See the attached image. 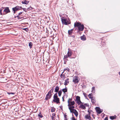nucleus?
Segmentation results:
<instances>
[{"label":"nucleus","mask_w":120,"mask_h":120,"mask_svg":"<svg viewBox=\"0 0 120 120\" xmlns=\"http://www.w3.org/2000/svg\"><path fill=\"white\" fill-rule=\"evenodd\" d=\"M74 26L75 27L77 26L79 31H82L84 29V26L83 24H81L79 22H77L75 23Z\"/></svg>","instance_id":"1"},{"label":"nucleus","mask_w":120,"mask_h":120,"mask_svg":"<svg viewBox=\"0 0 120 120\" xmlns=\"http://www.w3.org/2000/svg\"><path fill=\"white\" fill-rule=\"evenodd\" d=\"M54 89L52 88L48 93L47 94L45 99L46 100H48L50 98L52 95V93L53 92Z\"/></svg>","instance_id":"2"},{"label":"nucleus","mask_w":120,"mask_h":120,"mask_svg":"<svg viewBox=\"0 0 120 120\" xmlns=\"http://www.w3.org/2000/svg\"><path fill=\"white\" fill-rule=\"evenodd\" d=\"M22 8V7L21 6H16L15 7L12 8V10L14 11V13L15 12V11L18 10H20Z\"/></svg>","instance_id":"3"},{"label":"nucleus","mask_w":120,"mask_h":120,"mask_svg":"<svg viewBox=\"0 0 120 120\" xmlns=\"http://www.w3.org/2000/svg\"><path fill=\"white\" fill-rule=\"evenodd\" d=\"M76 103L78 105H79L80 104L82 103V102L80 100V98L79 96H77L76 97Z\"/></svg>","instance_id":"4"},{"label":"nucleus","mask_w":120,"mask_h":120,"mask_svg":"<svg viewBox=\"0 0 120 120\" xmlns=\"http://www.w3.org/2000/svg\"><path fill=\"white\" fill-rule=\"evenodd\" d=\"M61 21L62 23L63 24H64L66 25H67L68 24V20L67 19H66L64 18L62 19H61Z\"/></svg>","instance_id":"5"},{"label":"nucleus","mask_w":120,"mask_h":120,"mask_svg":"<svg viewBox=\"0 0 120 120\" xmlns=\"http://www.w3.org/2000/svg\"><path fill=\"white\" fill-rule=\"evenodd\" d=\"M54 99L53 100V101L54 102H56L57 104L59 103L60 99L59 98L57 97H53Z\"/></svg>","instance_id":"6"},{"label":"nucleus","mask_w":120,"mask_h":120,"mask_svg":"<svg viewBox=\"0 0 120 120\" xmlns=\"http://www.w3.org/2000/svg\"><path fill=\"white\" fill-rule=\"evenodd\" d=\"M84 117L86 119H88L89 120H91V117L90 116V112H89V114L86 115L84 116Z\"/></svg>","instance_id":"7"},{"label":"nucleus","mask_w":120,"mask_h":120,"mask_svg":"<svg viewBox=\"0 0 120 120\" xmlns=\"http://www.w3.org/2000/svg\"><path fill=\"white\" fill-rule=\"evenodd\" d=\"M4 12H5L6 14H7L10 11L9 9V8L8 7L5 8L4 9L3 11Z\"/></svg>","instance_id":"8"},{"label":"nucleus","mask_w":120,"mask_h":120,"mask_svg":"<svg viewBox=\"0 0 120 120\" xmlns=\"http://www.w3.org/2000/svg\"><path fill=\"white\" fill-rule=\"evenodd\" d=\"M96 109L97 112L98 114L101 113L102 112L101 110L99 107H96Z\"/></svg>","instance_id":"9"},{"label":"nucleus","mask_w":120,"mask_h":120,"mask_svg":"<svg viewBox=\"0 0 120 120\" xmlns=\"http://www.w3.org/2000/svg\"><path fill=\"white\" fill-rule=\"evenodd\" d=\"M73 82H74L75 83H77L78 82L79 80L77 77L75 76L74 78Z\"/></svg>","instance_id":"10"},{"label":"nucleus","mask_w":120,"mask_h":120,"mask_svg":"<svg viewBox=\"0 0 120 120\" xmlns=\"http://www.w3.org/2000/svg\"><path fill=\"white\" fill-rule=\"evenodd\" d=\"M69 101H68V106L69 107L71 106H73L75 104V102L74 101H71V102H70L69 103Z\"/></svg>","instance_id":"11"},{"label":"nucleus","mask_w":120,"mask_h":120,"mask_svg":"<svg viewBox=\"0 0 120 120\" xmlns=\"http://www.w3.org/2000/svg\"><path fill=\"white\" fill-rule=\"evenodd\" d=\"M72 110L73 111H72V112L76 116H77L78 115V112L75 109H73Z\"/></svg>","instance_id":"12"},{"label":"nucleus","mask_w":120,"mask_h":120,"mask_svg":"<svg viewBox=\"0 0 120 120\" xmlns=\"http://www.w3.org/2000/svg\"><path fill=\"white\" fill-rule=\"evenodd\" d=\"M68 108L70 110V112H72V111H73L72 110L74 109L75 108V107L73 105L71 106H69Z\"/></svg>","instance_id":"13"},{"label":"nucleus","mask_w":120,"mask_h":120,"mask_svg":"<svg viewBox=\"0 0 120 120\" xmlns=\"http://www.w3.org/2000/svg\"><path fill=\"white\" fill-rule=\"evenodd\" d=\"M69 79L68 78H67L65 80V82L64 83V85H66L68 84L69 83Z\"/></svg>","instance_id":"14"},{"label":"nucleus","mask_w":120,"mask_h":120,"mask_svg":"<svg viewBox=\"0 0 120 120\" xmlns=\"http://www.w3.org/2000/svg\"><path fill=\"white\" fill-rule=\"evenodd\" d=\"M80 38L81 40L82 41H85L86 40V38L85 36L83 35L82 36L80 37Z\"/></svg>","instance_id":"15"},{"label":"nucleus","mask_w":120,"mask_h":120,"mask_svg":"<svg viewBox=\"0 0 120 120\" xmlns=\"http://www.w3.org/2000/svg\"><path fill=\"white\" fill-rule=\"evenodd\" d=\"M29 3V1H26V0H24V1H22V4H27Z\"/></svg>","instance_id":"16"},{"label":"nucleus","mask_w":120,"mask_h":120,"mask_svg":"<svg viewBox=\"0 0 120 120\" xmlns=\"http://www.w3.org/2000/svg\"><path fill=\"white\" fill-rule=\"evenodd\" d=\"M79 107L83 109H85L86 108L85 105H84L83 104L79 106Z\"/></svg>","instance_id":"17"},{"label":"nucleus","mask_w":120,"mask_h":120,"mask_svg":"<svg viewBox=\"0 0 120 120\" xmlns=\"http://www.w3.org/2000/svg\"><path fill=\"white\" fill-rule=\"evenodd\" d=\"M73 31V29H72L70 30H68V34L70 35H71L72 34Z\"/></svg>","instance_id":"18"},{"label":"nucleus","mask_w":120,"mask_h":120,"mask_svg":"<svg viewBox=\"0 0 120 120\" xmlns=\"http://www.w3.org/2000/svg\"><path fill=\"white\" fill-rule=\"evenodd\" d=\"M116 115H114V116H110V119L112 120H113L116 119Z\"/></svg>","instance_id":"19"},{"label":"nucleus","mask_w":120,"mask_h":120,"mask_svg":"<svg viewBox=\"0 0 120 120\" xmlns=\"http://www.w3.org/2000/svg\"><path fill=\"white\" fill-rule=\"evenodd\" d=\"M68 55V57H69L70 56L72 55L71 52V51H68V53H67Z\"/></svg>","instance_id":"20"},{"label":"nucleus","mask_w":120,"mask_h":120,"mask_svg":"<svg viewBox=\"0 0 120 120\" xmlns=\"http://www.w3.org/2000/svg\"><path fill=\"white\" fill-rule=\"evenodd\" d=\"M62 90L64 92V93H65V92L67 91V88L66 87L65 88L62 89Z\"/></svg>","instance_id":"21"},{"label":"nucleus","mask_w":120,"mask_h":120,"mask_svg":"<svg viewBox=\"0 0 120 120\" xmlns=\"http://www.w3.org/2000/svg\"><path fill=\"white\" fill-rule=\"evenodd\" d=\"M59 87H58V86H56L55 90V92H57L59 90Z\"/></svg>","instance_id":"22"},{"label":"nucleus","mask_w":120,"mask_h":120,"mask_svg":"<svg viewBox=\"0 0 120 120\" xmlns=\"http://www.w3.org/2000/svg\"><path fill=\"white\" fill-rule=\"evenodd\" d=\"M55 113H53L51 116L52 120H55Z\"/></svg>","instance_id":"23"},{"label":"nucleus","mask_w":120,"mask_h":120,"mask_svg":"<svg viewBox=\"0 0 120 120\" xmlns=\"http://www.w3.org/2000/svg\"><path fill=\"white\" fill-rule=\"evenodd\" d=\"M63 72H62V73L61 75L60 76L62 78L64 79L65 78V76L64 74H62Z\"/></svg>","instance_id":"24"},{"label":"nucleus","mask_w":120,"mask_h":120,"mask_svg":"<svg viewBox=\"0 0 120 120\" xmlns=\"http://www.w3.org/2000/svg\"><path fill=\"white\" fill-rule=\"evenodd\" d=\"M33 45L32 43L31 42H30L29 43V45L30 47V48H31L32 47Z\"/></svg>","instance_id":"25"},{"label":"nucleus","mask_w":120,"mask_h":120,"mask_svg":"<svg viewBox=\"0 0 120 120\" xmlns=\"http://www.w3.org/2000/svg\"><path fill=\"white\" fill-rule=\"evenodd\" d=\"M4 8L3 7H1V8H0V15H2V11L3 10V9H4Z\"/></svg>","instance_id":"26"},{"label":"nucleus","mask_w":120,"mask_h":120,"mask_svg":"<svg viewBox=\"0 0 120 120\" xmlns=\"http://www.w3.org/2000/svg\"><path fill=\"white\" fill-rule=\"evenodd\" d=\"M62 90H61L59 91L58 93V95L59 96H60L61 95L62 93Z\"/></svg>","instance_id":"27"},{"label":"nucleus","mask_w":120,"mask_h":120,"mask_svg":"<svg viewBox=\"0 0 120 120\" xmlns=\"http://www.w3.org/2000/svg\"><path fill=\"white\" fill-rule=\"evenodd\" d=\"M92 93H91L89 94L88 95V96L90 98L92 99L93 98V97H92Z\"/></svg>","instance_id":"28"},{"label":"nucleus","mask_w":120,"mask_h":120,"mask_svg":"<svg viewBox=\"0 0 120 120\" xmlns=\"http://www.w3.org/2000/svg\"><path fill=\"white\" fill-rule=\"evenodd\" d=\"M95 87L93 86L92 87V91H91V92H93L94 91H94L95 90Z\"/></svg>","instance_id":"29"},{"label":"nucleus","mask_w":120,"mask_h":120,"mask_svg":"<svg viewBox=\"0 0 120 120\" xmlns=\"http://www.w3.org/2000/svg\"><path fill=\"white\" fill-rule=\"evenodd\" d=\"M38 116L41 118H42L43 117V116L42 115L41 113L40 112L39 114H38Z\"/></svg>","instance_id":"30"},{"label":"nucleus","mask_w":120,"mask_h":120,"mask_svg":"<svg viewBox=\"0 0 120 120\" xmlns=\"http://www.w3.org/2000/svg\"><path fill=\"white\" fill-rule=\"evenodd\" d=\"M66 70H67L68 71H69L70 70V69L68 68H66V69H64V71H65Z\"/></svg>","instance_id":"31"},{"label":"nucleus","mask_w":120,"mask_h":120,"mask_svg":"<svg viewBox=\"0 0 120 120\" xmlns=\"http://www.w3.org/2000/svg\"><path fill=\"white\" fill-rule=\"evenodd\" d=\"M23 29L25 30L26 32H28V29L27 28H25Z\"/></svg>","instance_id":"32"},{"label":"nucleus","mask_w":120,"mask_h":120,"mask_svg":"<svg viewBox=\"0 0 120 120\" xmlns=\"http://www.w3.org/2000/svg\"><path fill=\"white\" fill-rule=\"evenodd\" d=\"M57 97V93H56L54 94V96L53 97Z\"/></svg>","instance_id":"33"},{"label":"nucleus","mask_w":120,"mask_h":120,"mask_svg":"<svg viewBox=\"0 0 120 120\" xmlns=\"http://www.w3.org/2000/svg\"><path fill=\"white\" fill-rule=\"evenodd\" d=\"M91 101L92 103H94L95 102V101L94 100V99H93L92 98L91 99Z\"/></svg>","instance_id":"34"},{"label":"nucleus","mask_w":120,"mask_h":120,"mask_svg":"<svg viewBox=\"0 0 120 120\" xmlns=\"http://www.w3.org/2000/svg\"><path fill=\"white\" fill-rule=\"evenodd\" d=\"M7 93L9 95H10V94H15L14 93H9V92H8Z\"/></svg>","instance_id":"35"},{"label":"nucleus","mask_w":120,"mask_h":120,"mask_svg":"<svg viewBox=\"0 0 120 120\" xmlns=\"http://www.w3.org/2000/svg\"><path fill=\"white\" fill-rule=\"evenodd\" d=\"M68 56L67 55H65L64 56V58H68Z\"/></svg>","instance_id":"36"},{"label":"nucleus","mask_w":120,"mask_h":120,"mask_svg":"<svg viewBox=\"0 0 120 120\" xmlns=\"http://www.w3.org/2000/svg\"><path fill=\"white\" fill-rule=\"evenodd\" d=\"M72 100V99L71 98H69L68 99V101H69V103L70 102H71V101H71Z\"/></svg>","instance_id":"37"},{"label":"nucleus","mask_w":120,"mask_h":120,"mask_svg":"<svg viewBox=\"0 0 120 120\" xmlns=\"http://www.w3.org/2000/svg\"><path fill=\"white\" fill-rule=\"evenodd\" d=\"M83 95H84V96L85 97V98H86L87 97L86 94V93H83Z\"/></svg>","instance_id":"38"},{"label":"nucleus","mask_w":120,"mask_h":120,"mask_svg":"<svg viewBox=\"0 0 120 120\" xmlns=\"http://www.w3.org/2000/svg\"><path fill=\"white\" fill-rule=\"evenodd\" d=\"M23 10H24L25 12H26L27 11V10H26V8H22Z\"/></svg>","instance_id":"39"},{"label":"nucleus","mask_w":120,"mask_h":120,"mask_svg":"<svg viewBox=\"0 0 120 120\" xmlns=\"http://www.w3.org/2000/svg\"><path fill=\"white\" fill-rule=\"evenodd\" d=\"M22 13V12H21L19 13V15H21Z\"/></svg>","instance_id":"40"},{"label":"nucleus","mask_w":120,"mask_h":120,"mask_svg":"<svg viewBox=\"0 0 120 120\" xmlns=\"http://www.w3.org/2000/svg\"><path fill=\"white\" fill-rule=\"evenodd\" d=\"M66 116L67 115H65L64 116V117L65 118V119L66 120H67V119H66Z\"/></svg>","instance_id":"41"},{"label":"nucleus","mask_w":120,"mask_h":120,"mask_svg":"<svg viewBox=\"0 0 120 120\" xmlns=\"http://www.w3.org/2000/svg\"><path fill=\"white\" fill-rule=\"evenodd\" d=\"M104 120H108V118L107 117H105L104 119Z\"/></svg>","instance_id":"42"},{"label":"nucleus","mask_w":120,"mask_h":120,"mask_svg":"<svg viewBox=\"0 0 120 120\" xmlns=\"http://www.w3.org/2000/svg\"><path fill=\"white\" fill-rule=\"evenodd\" d=\"M72 120H76L75 118L74 117H72Z\"/></svg>","instance_id":"43"},{"label":"nucleus","mask_w":120,"mask_h":120,"mask_svg":"<svg viewBox=\"0 0 120 120\" xmlns=\"http://www.w3.org/2000/svg\"><path fill=\"white\" fill-rule=\"evenodd\" d=\"M51 111L52 112H53L54 111V110L53 109H52Z\"/></svg>","instance_id":"44"},{"label":"nucleus","mask_w":120,"mask_h":120,"mask_svg":"<svg viewBox=\"0 0 120 120\" xmlns=\"http://www.w3.org/2000/svg\"><path fill=\"white\" fill-rule=\"evenodd\" d=\"M84 105H85V106H87L88 105V104H87L86 103V104H84Z\"/></svg>","instance_id":"45"},{"label":"nucleus","mask_w":120,"mask_h":120,"mask_svg":"<svg viewBox=\"0 0 120 120\" xmlns=\"http://www.w3.org/2000/svg\"><path fill=\"white\" fill-rule=\"evenodd\" d=\"M62 106H60V108L61 109H62Z\"/></svg>","instance_id":"46"},{"label":"nucleus","mask_w":120,"mask_h":120,"mask_svg":"<svg viewBox=\"0 0 120 120\" xmlns=\"http://www.w3.org/2000/svg\"><path fill=\"white\" fill-rule=\"evenodd\" d=\"M72 37L73 38H74L75 37V36L74 35L72 36Z\"/></svg>","instance_id":"47"},{"label":"nucleus","mask_w":120,"mask_h":120,"mask_svg":"<svg viewBox=\"0 0 120 120\" xmlns=\"http://www.w3.org/2000/svg\"><path fill=\"white\" fill-rule=\"evenodd\" d=\"M62 99H63V101H64V97H63L62 98Z\"/></svg>","instance_id":"48"},{"label":"nucleus","mask_w":120,"mask_h":120,"mask_svg":"<svg viewBox=\"0 0 120 120\" xmlns=\"http://www.w3.org/2000/svg\"><path fill=\"white\" fill-rule=\"evenodd\" d=\"M119 74L120 75V72H119Z\"/></svg>","instance_id":"49"},{"label":"nucleus","mask_w":120,"mask_h":120,"mask_svg":"<svg viewBox=\"0 0 120 120\" xmlns=\"http://www.w3.org/2000/svg\"><path fill=\"white\" fill-rule=\"evenodd\" d=\"M17 17H19V16H18H18H17Z\"/></svg>","instance_id":"50"},{"label":"nucleus","mask_w":120,"mask_h":120,"mask_svg":"<svg viewBox=\"0 0 120 120\" xmlns=\"http://www.w3.org/2000/svg\"><path fill=\"white\" fill-rule=\"evenodd\" d=\"M93 117L94 118V119L95 118V117H94L93 116Z\"/></svg>","instance_id":"51"}]
</instances>
